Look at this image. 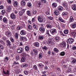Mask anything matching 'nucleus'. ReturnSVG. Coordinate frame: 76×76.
Returning <instances> with one entry per match:
<instances>
[{
	"label": "nucleus",
	"mask_w": 76,
	"mask_h": 76,
	"mask_svg": "<svg viewBox=\"0 0 76 76\" xmlns=\"http://www.w3.org/2000/svg\"><path fill=\"white\" fill-rule=\"evenodd\" d=\"M48 44H49V45H53L54 44H55V42H54V41L53 39H49Z\"/></svg>",
	"instance_id": "nucleus-1"
},
{
	"label": "nucleus",
	"mask_w": 76,
	"mask_h": 76,
	"mask_svg": "<svg viewBox=\"0 0 76 76\" xmlns=\"http://www.w3.org/2000/svg\"><path fill=\"white\" fill-rule=\"evenodd\" d=\"M23 56L22 57L21 59V62L22 63L23 62H25L26 60V58H25L26 54L25 53H23Z\"/></svg>",
	"instance_id": "nucleus-2"
},
{
	"label": "nucleus",
	"mask_w": 76,
	"mask_h": 76,
	"mask_svg": "<svg viewBox=\"0 0 76 76\" xmlns=\"http://www.w3.org/2000/svg\"><path fill=\"white\" fill-rule=\"evenodd\" d=\"M38 20L41 23L43 22V17L42 16H38L37 17Z\"/></svg>",
	"instance_id": "nucleus-3"
},
{
	"label": "nucleus",
	"mask_w": 76,
	"mask_h": 76,
	"mask_svg": "<svg viewBox=\"0 0 76 76\" xmlns=\"http://www.w3.org/2000/svg\"><path fill=\"white\" fill-rule=\"evenodd\" d=\"M23 51V49L21 48H19L17 49V52L18 54H21Z\"/></svg>",
	"instance_id": "nucleus-4"
},
{
	"label": "nucleus",
	"mask_w": 76,
	"mask_h": 76,
	"mask_svg": "<svg viewBox=\"0 0 76 76\" xmlns=\"http://www.w3.org/2000/svg\"><path fill=\"white\" fill-rule=\"evenodd\" d=\"M73 42H74V39L72 38H69L67 40L68 43L70 44H72Z\"/></svg>",
	"instance_id": "nucleus-5"
},
{
	"label": "nucleus",
	"mask_w": 76,
	"mask_h": 76,
	"mask_svg": "<svg viewBox=\"0 0 76 76\" xmlns=\"http://www.w3.org/2000/svg\"><path fill=\"white\" fill-rule=\"evenodd\" d=\"M6 43L7 46H8L9 47L11 48V42L9 40H7L6 41Z\"/></svg>",
	"instance_id": "nucleus-6"
},
{
	"label": "nucleus",
	"mask_w": 76,
	"mask_h": 76,
	"mask_svg": "<svg viewBox=\"0 0 76 76\" xmlns=\"http://www.w3.org/2000/svg\"><path fill=\"white\" fill-rule=\"evenodd\" d=\"M20 34L22 35H25L26 34V31L24 30H23L21 31Z\"/></svg>",
	"instance_id": "nucleus-7"
},
{
	"label": "nucleus",
	"mask_w": 76,
	"mask_h": 76,
	"mask_svg": "<svg viewBox=\"0 0 76 76\" xmlns=\"http://www.w3.org/2000/svg\"><path fill=\"white\" fill-rule=\"evenodd\" d=\"M62 6H63L64 7H65L66 9L68 10V6L67 4L66 3H64L63 4Z\"/></svg>",
	"instance_id": "nucleus-8"
},
{
	"label": "nucleus",
	"mask_w": 76,
	"mask_h": 76,
	"mask_svg": "<svg viewBox=\"0 0 76 76\" xmlns=\"http://www.w3.org/2000/svg\"><path fill=\"white\" fill-rule=\"evenodd\" d=\"M10 16L11 18H12V19H15V18H16V16H15V14L12 13L10 14Z\"/></svg>",
	"instance_id": "nucleus-9"
},
{
	"label": "nucleus",
	"mask_w": 76,
	"mask_h": 76,
	"mask_svg": "<svg viewBox=\"0 0 76 76\" xmlns=\"http://www.w3.org/2000/svg\"><path fill=\"white\" fill-rule=\"evenodd\" d=\"M13 5L15 7H18V3L16 1H14L13 2Z\"/></svg>",
	"instance_id": "nucleus-10"
},
{
	"label": "nucleus",
	"mask_w": 76,
	"mask_h": 76,
	"mask_svg": "<svg viewBox=\"0 0 76 76\" xmlns=\"http://www.w3.org/2000/svg\"><path fill=\"white\" fill-rule=\"evenodd\" d=\"M58 20L59 21V22H61L64 23H65V21H64V20H63V18H61V17H59V18Z\"/></svg>",
	"instance_id": "nucleus-11"
},
{
	"label": "nucleus",
	"mask_w": 76,
	"mask_h": 76,
	"mask_svg": "<svg viewBox=\"0 0 76 76\" xmlns=\"http://www.w3.org/2000/svg\"><path fill=\"white\" fill-rule=\"evenodd\" d=\"M56 31V29H54L51 30L50 31V32L51 34H55Z\"/></svg>",
	"instance_id": "nucleus-12"
},
{
	"label": "nucleus",
	"mask_w": 76,
	"mask_h": 76,
	"mask_svg": "<svg viewBox=\"0 0 76 76\" xmlns=\"http://www.w3.org/2000/svg\"><path fill=\"white\" fill-rule=\"evenodd\" d=\"M66 43L65 42L62 43L61 45V46L62 48H64L66 47Z\"/></svg>",
	"instance_id": "nucleus-13"
},
{
	"label": "nucleus",
	"mask_w": 76,
	"mask_h": 76,
	"mask_svg": "<svg viewBox=\"0 0 76 76\" xmlns=\"http://www.w3.org/2000/svg\"><path fill=\"white\" fill-rule=\"evenodd\" d=\"M33 27L34 28V29H35L38 30V26L35 24H33Z\"/></svg>",
	"instance_id": "nucleus-14"
},
{
	"label": "nucleus",
	"mask_w": 76,
	"mask_h": 76,
	"mask_svg": "<svg viewBox=\"0 0 76 76\" xmlns=\"http://www.w3.org/2000/svg\"><path fill=\"white\" fill-rule=\"evenodd\" d=\"M59 14V12L58 10H56L54 11V15L56 16H58Z\"/></svg>",
	"instance_id": "nucleus-15"
},
{
	"label": "nucleus",
	"mask_w": 76,
	"mask_h": 76,
	"mask_svg": "<svg viewBox=\"0 0 76 76\" xmlns=\"http://www.w3.org/2000/svg\"><path fill=\"white\" fill-rule=\"evenodd\" d=\"M3 73L4 74L6 75H10L9 71L8 70H7V72H5L4 71H3Z\"/></svg>",
	"instance_id": "nucleus-16"
},
{
	"label": "nucleus",
	"mask_w": 76,
	"mask_h": 76,
	"mask_svg": "<svg viewBox=\"0 0 76 76\" xmlns=\"http://www.w3.org/2000/svg\"><path fill=\"white\" fill-rule=\"evenodd\" d=\"M28 30L31 31L32 30V26L30 25H28Z\"/></svg>",
	"instance_id": "nucleus-17"
},
{
	"label": "nucleus",
	"mask_w": 76,
	"mask_h": 76,
	"mask_svg": "<svg viewBox=\"0 0 76 76\" xmlns=\"http://www.w3.org/2000/svg\"><path fill=\"white\" fill-rule=\"evenodd\" d=\"M7 18L5 17L3 18V22H4L5 23H7Z\"/></svg>",
	"instance_id": "nucleus-18"
},
{
	"label": "nucleus",
	"mask_w": 76,
	"mask_h": 76,
	"mask_svg": "<svg viewBox=\"0 0 76 76\" xmlns=\"http://www.w3.org/2000/svg\"><path fill=\"white\" fill-rule=\"evenodd\" d=\"M39 31L42 33H44L45 32V29L41 27L39 28Z\"/></svg>",
	"instance_id": "nucleus-19"
},
{
	"label": "nucleus",
	"mask_w": 76,
	"mask_h": 76,
	"mask_svg": "<svg viewBox=\"0 0 76 76\" xmlns=\"http://www.w3.org/2000/svg\"><path fill=\"white\" fill-rule=\"evenodd\" d=\"M69 20L70 22H72L74 21V19H73V18L72 16H71L70 17Z\"/></svg>",
	"instance_id": "nucleus-20"
},
{
	"label": "nucleus",
	"mask_w": 76,
	"mask_h": 76,
	"mask_svg": "<svg viewBox=\"0 0 76 76\" xmlns=\"http://www.w3.org/2000/svg\"><path fill=\"white\" fill-rule=\"evenodd\" d=\"M25 50L26 51H28L29 50V46H26L25 47Z\"/></svg>",
	"instance_id": "nucleus-21"
},
{
	"label": "nucleus",
	"mask_w": 76,
	"mask_h": 76,
	"mask_svg": "<svg viewBox=\"0 0 76 76\" xmlns=\"http://www.w3.org/2000/svg\"><path fill=\"white\" fill-rule=\"evenodd\" d=\"M66 72L68 73L70 72V73L72 72V69L71 68H69V69H68L67 70H66Z\"/></svg>",
	"instance_id": "nucleus-22"
},
{
	"label": "nucleus",
	"mask_w": 76,
	"mask_h": 76,
	"mask_svg": "<svg viewBox=\"0 0 76 76\" xmlns=\"http://www.w3.org/2000/svg\"><path fill=\"white\" fill-rule=\"evenodd\" d=\"M28 64H22L21 65V67L23 68L24 67H28Z\"/></svg>",
	"instance_id": "nucleus-23"
},
{
	"label": "nucleus",
	"mask_w": 76,
	"mask_h": 76,
	"mask_svg": "<svg viewBox=\"0 0 76 76\" xmlns=\"http://www.w3.org/2000/svg\"><path fill=\"white\" fill-rule=\"evenodd\" d=\"M58 10H59V11H61V10H63V7L61 6H59L58 7Z\"/></svg>",
	"instance_id": "nucleus-24"
},
{
	"label": "nucleus",
	"mask_w": 76,
	"mask_h": 76,
	"mask_svg": "<svg viewBox=\"0 0 76 76\" xmlns=\"http://www.w3.org/2000/svg\"><path fill=\"white\" fill-rule=\"evenodd\" d=\"M44 37L43 36H40L39 37V40H42V39H44Z\"/></svg>",
	"instance_id": "nucleus-25"
},
{
	"label": "nucleus",
	"mask_w": 76,
	"mask_h": 76,
	"mask_svg": "<svg viewBox=\"0 0 76 76\" xmlns=\"http://www.w3.org/2000/svg\"><path fill=\"white\" fill-rule=\"evenodd\" d=\"M6 34L7 37H10V31H7Z\"/></svg>",
	"instance_id": "nucleus-26"
},
{
	"label": "nucleus",
	"mask_w": 76,
	"mask_h": 76,
	"mask_svg": "<svg viewBox=\"0 0 76 76\" xmlns=\"http://www.w3.org/2000/svg\"><path fill=\"white\" fill-rule=\"evenodd\" d=\"M39 59H41L42 58V54L41 53H39Z\"/></svg>",
	"instance_id": "nucleus-27"
},
{
	"label": "nucleus",
	"mask_w": 76,
	"mask_h": 76,
	"mask_svg": "<svg viewBox=\"0 0 76 76\" xmlns=\"http://www.w3.org/2000/svg\"><path fill=\"white\" fill-rule=\"evenodd\" d=\"M34 45L36 47H39V43L37 42H36L34 43Z\"/></svg>",
	"instance_id": "nucleus-28"
},
{
	"label": "nucleus",
	"mask_w": 76,
	"mask_h": 76,
	"mask_svg": "<svg viewBox=\"0 0 76 76\" xmlns=\"http://www.w3.org/2000/svg\"><path fill=\"white\" fill-rule=\"evenodd\" d=\"M26 14L29 16H31V12H30V11H27Z\"/></svg>",
	"instance_id": "nucleus-29"
},
{
	"label": "nucleus",
	"mask_w": 76,
	"mask_h": 76,
	"mask_svg": "<svg viewBox=\"0 0 76 76\" xmlns=\"http://www.w3.org/2000/svg\"><path fill=\"white\" fill-rule=\"evenodd\" d=\"M64 32L65 34H68L69 33V30L67 29L65 30L64 31Z\"/></svg>",
	"instance_id": "nucleus-30"
},
{
	"label": "nucleus",
	"mask_w": 76,
	"mask_h": 76,
	"mask_svg": "<svg viewBox=\"0 0 76 76\" xmlns=\"http://www.w3.org/2000/svg\"><path fill=\"white\" fill-rule=\"evenodd\" d=\"M21 4L22 6H25V1L24 0H23L21 1Z\"/></svg>",
	"instance_id": "nucleus-31"
},
{
	"label": "nucleus",
	"mask_w": 76,
	"mask_h": 76,
	"mask_svg": "<svg viewBox=\"0 0 76 76\" xmlns=\"http://www.w3.org/2000/svg\"><path fill=\"white\" fill-rule=\"evenodd\" d=\"M71 27L72 28H73L74 29H75V28L76 27V23H73L72 24Z\"/></svg>",
	"instance_id": "nucleus-32"
},
{
	"label": "nucleus",
	"mask_w": 76,
	"mask_h": 76,
	"mask_svg": "<svg viewBox=\"0 0 76 76\" xmlns=\"http://www.w3.org/2000/svg\"><path fill=\"white\" fill-rule=\"evenodd\" d=\"M46 26L48 28H49V29L52 28V26H51L50 24H47Z\"/></svg>",
	"instance_id": "nucleus-33"
},
{
	"label": "nucleus",
	"mask_w": 76,
	"mask_h": 76,
	"mask_svg": "<svg viewBox=\"0 0 76 76\" xmlns=\"http://www.w3.org/2000/svg\"><path fill=\"white\" fill-rule=\"evenodd\" d=\"M0 44H2V45H4L5 44V43L3 41V40L2 39L0 40Z\"/></svg>",
	"instance_id": "nucleus-34"
},
{
	"label": "nucleus",
	"mask_w": 76,
	"mask_h": 76,
	"mask_svg": "<svg viewBox=\"0 0 76 76\" xmlns=\"http://www.w3.org/2000/svg\"><path fill=\"white\" fill-rule=\"evenodd\" d=\"M60 37H57L56 38H55V40L56 42H58L59 41H60Z\"/></svg>",
	"instance_id": "nucleus-35"
},
{
	"label": "nucleus",
	"mask_w": 76,
	"mask_h": 76,
	"mask_svg": "<svg viewBox=\"0 0 76 76\" xmlns=\"http://www.w3.org/2000/svg\"><path fill=\"white\" fill-rule=\"evenodd\" d=\"M57 6V4L56 3H54L52 4V6L53 7H56Z\"/></svg>",
	"instance_id": "nucleus-36"
},
{
	"label": "nucleus",
	"mask_w": 76,
	"mask_h": 76,
	"mask_svg": "<svg viewBox=\"0 0 76 76\" xmlns=\"http://www.w3.org/2000/svg\"><path fill=\"white\" fill-rule=\"evenodd\" d=\"M25 38H25V37H20V41H24V40L25 39Z\"/></svg>",
	"instance_id": "nucleus-37"
},
{
	"label": "nucleus",
	"mask_w": 76,
	"mask_h": 76,
	"mask_svg": "<svg viewBox=\"0 0 76 76\" xmlns=\"http://www.w3.org/2000/svg\"><path fill=\"white\" fill-rule=\"evenodd\" d=\"M37 5L38 7H40V6L41 5V2L40 1H39L37 2Z\"/></svg>",
	"instance_id": "nucleus-38"
},
{
	"label": "nucleus",
	"mask_w": 76,
	"mask_h": 76,
	"mask_svg": "<svg viewBox=\"0 0 76 76\" xmlns=\"http://www.w3.org/2000/svg\"><path fill=\"white\" fill-rule=\"evenodd\" d=\"M38 66L41 68H43L44 67V65L42 64H39Z\"/></svg>",
	"instance_id": "nucleus-39"
},
{
	"label": "nucleus",
	"mask_w": 76,
	"mask_h": 76,
	"mask_svg": "<svg viewBox=\"0 0 76 76\" xmlns=\"http://www.w3.org/2000/svg\"><path fill=\"white\" fill-rule=\"evenodd\" d=\"M67 14V12H63L62 15L63 16H66V15Z\"/></svg>",
	"instance_id": "nucleus-40"
},
{
	"label": "nucleus",
	"mask_w": 76,
	"mask_h": 76,
	"mask_svg": "<svg viewBox=\"0 0 76 76\" xmlns=\"http://www.w3.org/2000/svg\"><path fill=\"white\" fill-rule=\"evenodd\" d=\"M54 51H55V52H56L57 53H58V51H59V50H58V49H57V48H54Z\"/></svg>",
	"instance_id": "nucleus-41"
},
{
	"label": "nucleus",
	"mask_w": 76,
	"mask_h": 76,
	"mask_svg": "<svg viewBox=\"0 0 76 76\" xmlns=\"http://www.w3.org/2000/svg\"><path fill=\"white\" fill-rule=\"evenodd\" d=\"M27 6L29 7H32V4L30 3H28L27 4Z\"/></svg>",
	"instance_id": "nucleus-42"
},
{
	"label": "nucleus",
	"mask_w": 76,
	"mask_h": 76,
	"mask_svg": "<svg viewBox=\"0 0 76 76\" xmlns=\"http://www.w3.org/2000/svg\"><path fill=\"white\" fill-rule=\"evenodd\" d=\"M9 58L6 57L4 59V61L5 62H7V61L9 60Z\"/></svg>",
	"instance_id": "nucleus-43"
},
{
	"label": "nucleus",
	"mask_w": 76,
	"mask_h": 76,
	"mask_svg": "<svg viewBox=\"0 0 76 76\" xmlns=\"http://www.w3.org/2000/svg\"><path fill=\"white\" fill-rule=\"evenodd\" d=\"M18 35H19V34H18V33L17 32L15 34V38L16 39H18Z\"/></svg>",
	"instance_id": "nucleus-44"
},
{
	"label": "nucleus",
	"mask_w": 76,
	"mask_h": 76,
	"mask_svg": "<svg viewBox=\"0 0 76 76\" xmlns=\"http://www.w3.org/2000/svg\"><path fill=\"white\" fill-rule=\"evenodd\" d=\"M72 64H75V63H76V59H73L72 62Z\"/></svg>",
	"instance_id": "nucleus-45"
},
{
	"label": "nucleus",
	"mask_w": 76,
	"mask_h": 76,
	"mask_svg": "<svg viewBox=\"0 0 76 76\" xmlns=\"http://www.w3.org/2000/svg\"><path fill=\"white\" fill-rule=\"evenodd\" d=\"M7 9L8 10H12V7L10 6H9L7 7Z\"/></svg>",
	"instance_id": "nucleus-46"
},
{
	"label": "nucleus",
	"mask_w": 76,
	"mask_h": 76,
	"mask_svg": "<svg viewBox=\"0 0 76 76\" xmlns=\"http://www.w3.org/2000/svg\"><path fill=\"white\" fill-rule=\"evenodd\" d=\"M33 69L34 70H37L38 69L37 66L35 65L33 66Z\"/></svg>",
	"instance_id": "nucleus-47"
},
{
	"label": "nucleus",
	"mask_w": 76,
	"mask_h": 76,
	"mask_svg": "<svg viewBox=\"0 0 76 76\" xmlns=\"http://www.w3.org/2000/svg\"><path fill=\"white\" fill-rule=\"evenodd\" d=\"M48 18L51 20H52L54 19V18L51 16L48 17Z\"/></svg>",
	"instance_id": "nucleus-48"
},
{
	"label": "nucleus",
	"mask_w": 76,
	"mask_h": 76,
	"mask_svg": "<svg viewBox=\"0 0 76 76\" xmlns=\"http://www.w3.org/2000/svg\"><path fill=\"white\" fill-rule=\"evenodd\" d=\"M60 55L61 56H64V55H65V52H61Z\"/></svg>",
	"instance_id": "nucleus-49"
},
{
	"label": "nucleus",
	"mask_w": 76,
	"mask_h": 76,
	"mask_svg": "<svg viewBox=\"0 0 76 76\" xmlns=\"http://www.w3.org/2000/svg\"><path fill=\"white\" fill-rule=\"evenodd\" d=\"M4 48V46H2L1 45H0V49H1L2 50H3Z\"/></svg>",
	"instance_id": "nucleus-50"
},
{
	"label": "nucleus",
	"mask_w": 76,
	"mask_h": 76,
	"mask_svg": "<svg viewBox=\"0 0 76 76\" xmlns=\"http://www.w3.org/2000/svg\"><path fill=\"white\" fill-rule=\"evenodd\" d=\"M50 33H51L50 32V31H48V30H47V34L48 35V36L49 37H51V35H50Z\"/></svg>",
	"instance_id": "nucleus-51"
},
{
	"label": "nucleus",
	"mask_w": 76,
	"mask_h": 76,
	"mask_svg": "<svg viewBox=\"0 0 76 76\" xmlns=\"http://www.w3.org/2000/svg\"><path fill=\"white\" fill-rule=\"evenodd\" d=\"M71 35H72L73 36H75L76 35V33L74 31L72 32L71 33Z\"/></svg>",
	"instance_id": "nucleus-52"
},
{
	"label": "nucleus",
	"mask_w": 76,
	"mask_h": 76,
	"mask_svg": "<svg viewBox=\"0 0 76 76\" xmlns=\"http://www.w3.org/2000/svg\"><path fill=\"white\" fill-rule=\"evenodd\" d=\"M22 28V27H21V26H19L17 27V30H20V29H21Z\"/></svg>",
	"instance_id": "nucleus-53"
},
{
	"label": "nucleus",
	"mask_w": 76,
	"mask_h": 76,
	"mask_svg": "<svg viewBox=\"0 0 76 76\" xmlns=\"http://www.w3.org/2000/svg\"><path fill=\"white\" fill-rule=\"evenodd\" d=\"M24 73L26 75H28V72L27 70H25L24 72Z\"/></svg>",
	"instance_id": "nucleus-54"
},
{
	"label": "nucleus",
	"mask_w": 76,
	"mask_h": 76,
	"mask_svg": "<svg viewBox=\"0 0 76 76\" xmlns=\"http://www.w3.org/2000/svg\"><path fill=\"white\" fill-rule=\"evenodd\" d=\"M7 1L8 4H12V1L11 0H7Z\"/></svg>",
	"instance_id": "nucleus-55"
},
{
	"label": "nucleus",
	"mask_w": 76,
	"mask_h": 76,
	"mask_svg": "<svg viewBox=\"0 0 76 76\" xmlns=\"http://www.w3.org/2000/svg\"><path fill=\"white\" fill-rule=\"evenodd\" d=\"M33 52L34 53H38V50L36 49H33Z\"/></svg>",
	"instance_id": "nucleus-56"
},
{
	"label": "nucleus",
	"mask_w": 76,
	"mask_h": 76,
	"mask_svg": "<svg viewBox=\"0 0 76 76\" xmlns=\"http://www.w3.org/2000/svg\"><path fill=\"white\" fill-rule=\"evenodd\" d=\"M41 0V2L42 3H47L46 0Z\"/></svg>",
	"instance_id": "nucleus-57"
},
{
	"label": "nucleus",
	"mask_w": 76,
	"mask_h": 76,
	"mask_svg": "<svg viewBox=\"0 0 76 76\" xmlns=\"http://www.w3.org/2000/svg\"><path fill=\"white\" fill-rule=\"evenodd\" d=\"M19 16H22L23 15V13L22 11H20L19 13Z\"/></svg>",
	"instance_id": "nucleus-58"
},
{
	"label": "nucleus",
	"mask_w": 76,
	"mask_h": 76,
	"mask_svg": "<svg viewBox=\"0 0 76 76\" xmlns=\"http://www.w3.org/2000/svg\"><path fill=\"white\" fill-rule=\"evenodd\" d=\"M16 60L18 61V60H20V58L18 56H17L16 57Z\"/></svg>",
	"instance_id": "nucleus-59"
},
{
	"label": "nucleus",
	"mask_w": 76,
	"mask_h": 76,
	"mask_svg": "<svg viewBox=\"0 0 76 76\" xmlns=\"http://www.w3.org/2000/svg\"><path fill=\"white\" fill-rule=\"evenodd\" d=\"M42 48L44 49V50H47V47L46 46H45L43 47H42Z\"/></svg>",
	"instance_id": "nucleus-60"
},
{
	"label": "nucleus",
	"mask_w": 76,
	"mask_h": 76,
	"mask_svg": "<svg viewBox=\"0 0 76 76\" xmlns=\"http://www.w3.org/2000/svg\"><path fill=\"white\" fill-rule=\"evenodd\" d=\"M10 39L12 42H14V39L13 38H10Z\"/></svg>",
	"instance_id": "nucleus-61"
},
{
	"label": "nucleus",
	"mask_w": 76,
	"mask_h": 76,
	"mask_svg": "<svg viewBox=\"0 0 76 76\" xmlns=\"http://www.w3.org/2000/svg\"><path fill=\"white\" fill-rule=\"evenodd\" d=\"M19 64V63H16V61H14L13 63V65L14 66L15 65V64Z\"/></svg>",
	"instance_id": "nucleus-62"
},
{
	"label": "nucleus",
	"mask_w": 76,
	"mask_h": 76,
	"mask_svg": "<svg viewBox=\"0 0 76 76\" xmlns=\"http://www.w3.org/2000/svg\"><path fill=\"white\" fill-rule=\"evenodd\" d=\"M32 13H33L34 14V15H36V14H37V11H32Z\"/></svg>",
	"instance_id": "nucleus-63"
},
{
	"label": "nucleus",
	"mask_w": 76,
	"mask_h": 76,
	"mask_svg": "<svg viewBox=\"0 0 76 76\" xmlns=\"http://www.w3.org/2000/svg\"><path fill=\"white\" fill-rule=\"evenodd\" d=\"M4 9V6L3 5H1L0 6V9Z\"/></svg>",
	"instance_id": "nucleus-64"
}]
</instances>
